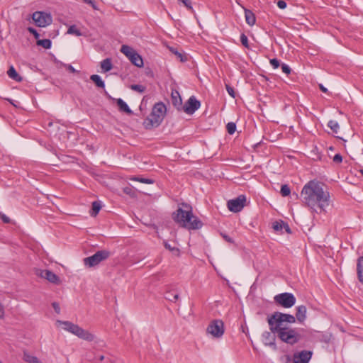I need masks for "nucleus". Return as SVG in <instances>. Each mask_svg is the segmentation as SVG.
<instances>
[{
    "mask_svg": "<svg viewBox=\"0 0 363 363\" xmlns=\"http://www.w3.org/2000/svg\"><path fill=\"white\" fill-rule=\"evenodd\" d=\"M4 317V306L0 303V318Z\"/></svg>",
    "mask_w": 363,
    "mask_h": 363,
    "instance_id": "nucleus-53",
    "label": "nucleus"
},
{
    "mask_svg": "<svg viewBox=\"0 0 363 363\" xmlns=\"http://www.w3.org/2000/svg\"><path fill=\"white\" fill-rule=\"evenodd\" d=\"M270 64L272 65V66L274 68V69H277L279 67L280 64H279V61L276 59V58H274V59H271L270 60Z\"/></svg>",
    "mask_w": 363,
    "mask_h": 363,
    "instance_id": "nucleus-42",
    "label": "nucleus"
},
{
    "mask_svg": "<svg viewBox=\"0 0 363 363\" xmlns=\"http://www.w3.org/2000/svg\"><path fill=\"white\" fill-rule=\"evenodd\" d=\"M334 148L333 146H330L328 150V155L330 157H332V154L330 152V151H333Z\"/></svg>",
    "mask_w": 363,
    "mask_h": 363,
    "instance_id": "nucleus-55",
    "label": "nucleus"
},
{
    "mask_svg": "<svg viewBox=\"0 0 363 363\" xmlns=\"http://www.w3.org/2000/svg\"><path fill=\"white\" fill-rule=\"evenodd\" d=\"M60 325H63V328L69 331V333L75 335L78 337L86 340L88 342H92L95 339V335L88 330L83 329L79 327L78 325L74 324L69 321H62L57 320V322Z\"/></svg>",
    "mask_w": 363,
    "mask_h": 363,
    "instance_id": "nucleus-6",
    "label": "nucleus"
},
{
    "mask_svg": "<svg viewBox=\"0 0 363 363\" xmlns=\"http://www.w3.org/2000/svg\"><path fill=\"white\" fill-rule=\"evenodd\" d=\"M33 20L38 27H45L52 23V18L48 13L44 11H35L32 16Z\"/></svg>",
    "mask_w": 363,
    "mask_h": 363,
    "instance_id": "nucleus-11",
    "label": "nucleus"
},
{
    "mask_svg": "<svg viewBox=\"0 0 363 363\" xmlns=\"http://www.w3.org/2000/svg\"><path fill=\"white\" fill-rule=\"evenodd\" d=\"M357 273L359 282L363 284V256L357 259Z\"/></svg>",
    "mask_w": 363,
    "mask_h": 363,
    "instance_id": "nucleus-21",
    "label": "nucleus"
},
{
    "mask_svg": "<svg viewBox=\"0 0 363 363\" xmlns=\"http://www.w3.org/2000/svg\"><path fill=\"white\" fill-rule=\"evenodd\" d=\"M277 6L281 9H284L286 7V3L283 0H279L277 1Z\"/></svg>",
    "mask_w": 363,
    "mask_h": 363,
    "instance_id": "nucleus-47",
    "label": "nucleus"
},
{
    "mask_svg": "<svg viewBox=\"0 0 363 363\" xmlns=\"http://www.w3.org/2000/svg\"><path fill=\"white\" fill-rule=\"evenodd\" d=\"M65 66L66 69L69 72H70L72 73H77V71L71 65H65Z\"/></svg>",
    "mask_w": 363,
    "mask_h": 363,
    "instance_id": "nucleus-50",
    "label": "nucleus"
},
{
    "mask_svg": "<svg viewBox=\"0 0 363 363\" xmlns=\"http://www.w3.org/2000/svg\"><path fill=\"white\" fill-rule=\"evenodd\" d=\"M7 74L9 75V77L18 82H20L23 80V78L22 77H21L18 72L16 71V69H14V67L13 66H11L9 69V70L7 71Z\"/></svg>",
    "mask_w": 363,
    "mask_h": 363,
    "instance_id": "nucleus-23",
    "label": "nucleus"
},
{
    "mask_svg": "<svg viewBox=\"0 0 363 363\" xmlns=\"http://www.w3.org/2000/svg\"><path fill=\"white\" fill-rule=\"evenodd\" d=\"M285 222L283 220L276 221L273 223V228L276 231L281 230L284 226Z\"/></svg>",
    "mask_w": 363,
    "mask_h": 363,
    "instance_id": "nucleus-36",
    "label": "nucleus"
},
{
    "mask_svg": "<svg viewBox=\"0 0 363 363\" xmlns=\"http://www.w3.org/2000/svg\"><path fill=\"white\" fill-rule=\"evenodd\" d=\"M113 67L111 59L106 58L101 62V68L104 72L110 71Z\"/></svg>",
    "mask_w": 363,
    "mask_h": 363,
    "instance_id": "nucleus-25",
    "label": "nucleus"
},
{
    "mask_svg": "<svg viewBox=\"0 0 363 363\" xmlns=\"http://www.w3.org/2000/svg\"><path fill=\"white\" fill-rule=\"evenodd\" d=\"M262 338L265 345L271 347L274 350H277V346L276 345V336L271 330L270 332H264L262 334Z\"/></svg>",
    "mask_w": 363,
    "mask_h": 363,
    "instance_id": "nucleus-16",
    "label": "nucleus"
},
{
    "mask_svg": "<svg viewBox=\"0 0 363 363\" xmlns=\"http://www.w3.org/2000/svg\"><path fill=\"white\" fill-rule=\"evenodd\" d=\"M52 306L53 307L55 311L57 313H60V305L57 302H53L52 303Z\"/></svg>",
    "mask_w": 363,
    "mask_h": 363,
    "instance_id": "nucleus-46",
    "label": "nucleus"
},
{
    "mask_svg": "<svg viewBox=\"0 0 363 363\" xmlns=\"http://www.w3.org/2000/svg\"><path fill=\"white\" fill-rule=\"evenodd\" d=\"M221 235L223 238V239L225 241H227L228 242H229V243H233L234 242L233 240L230 236H228V235L222 233Z\"/></svg>",
    "mask_w": 363,
    "mask_h": 363,
    "instance_id": "nucleus-49",
    "label": "nucleus"
},
{
    "mask_svg": "<svg viewBox=\"0 0 363 363\" xmlns=\"http://www.w3.org/2000/svg\"><path fill=\"white\" fill-rule=\"evenodd\" d=\"M206 331L214 337H221L225 331L223 321L219 319L213 320L208 325Z\"/></svg>",
    "mask_w": 363,
    "mask_h": 363,
    "instance_id": "nucleus-10",
    "label": "nucleus"
},
{
    "mask_svg": "<svg viewBox=\"0 0 363 363\" xmlns=\"http://www.w3.org/2000/svg\"><path fill=\"white\" fill-rule=\"evenodd\" d=\"M37 45L39 46H42L45 49H49L51 48L52 42L50 39H43V40H38Z\"/></svg>",
    "mask_w": 363,
    "mask_h": 363,
    "instance_id": "nucleus-28",
    "label": "nucleus"
},
{
    "mask_svg": "<svg viewBox=\"0 0 363 363\" xmlns=\"http://www.w3.org/2000/svg\"><path fill=\"white\" fill-rule=\"evenodd\" d=\"M244 11L246 23L251 26L255 25L256 22L255 13L252 11L246 8H244Z\"/></svg>",
    "mask_w": 363,
    "mask_h": 363,
    "instance_id": "nucleus-19",
    "label": "nucleus"
},
{
    "mask_svg": "<svg viewBox=\"0 0 363 363\" xmlns=\"http://www.w3.org/2000/svg\"><path fill=\"white\" fill-rule=\"evenodd\" d=\"M104 355H101V356L99 357V359L100 361L104 360Z\"/></svg>",
    "mask_w": 363,
    "mask_h": 363,
    "instance_id": "nucleus-56",
    "label": "nucleus"
},
{
    "mask_svg": "<svg viewBox=\"0 0 363 363\" xmlns=\"http://www.w3.org/2000/svg\"><path fill=\"white\" fill-rule=\"evenodd\" d=\"M226 129L230 135H233L236 130V124L234 122H229L226 125Z\"/></svg>",
    "mask_w": 363,
    "mask_h": 363,
    "instance_id": "nucleus-34",
    "label": "nucleus"
},
{
    "mask_svg": "<svg viewBox=\"0 0 363 363\" xmlns=\"http://www.w3.org/2000/svg\"><path fill=\"white\" fill-rule=\"evenodd\" d=\"M164 245L166 249H167L169 251L173 252H177V255H179V248H177L176 247H172L171 245L169 244L167 242H164Z\"/></svg>",
    "mask_w": 363,
    "mask_h": 363,
    "instance_id": "nucleus-39",
    "label": "nucleus"
},
{
    "mask_svg": "<svg viewBox=\"0 0 363 363\" xmlns=\"http://www.w3.org/2000/svg\"><path fill=\"white\" fill-rule=\"evenodd\" d=\"M84 1L89 5L91 6V7L96 10L97 9V7H96V2L94 1V0H84Z\"/></svg>",
    "mask_w": 363,
    "mask_h": 363,
    "instance_id": "nucleus-48",
    "label": "nucleus"
},
{
    "mask_svg": "<svg viewBox=\"0 0 363 363\" xmlns=\"http://www.w3.org/2000/svg\"><path fill=\"white\" fill-rule=\"evenodd\" d=\"M319 88H320V89L322 91H323V92H325V93H326V92L328 91V89H326V88H325L323 84H319Z\"/></svg>",
    "mask_w": 363,
    "mask_h": 363,
    "instance_id": "nucleus-54",
    "label": "nucleus"
},
{
    "mask_svg": "<svg viewBox=\"0 0 363 363\" xmlns=\"http://www.w3.org/2000/svg\"><path fill=\"white\" fill-rule=\"evenodd\" d=\"M296 321V316L279 311L274 312L267 318V323L269 328H274V329L277 328H288L284 323H295Z\"/></svg>",
    "mask_w": 363,
    "mask_h": 363,
    "instance_id": "nucleus-5",
    "label": "nucleus"
},
{
    "mask_svg": "<svg viewBox=\"0 0 363 363\" xmlns=\"http://www.w3.org/2000/svg\"><path fill=\"white\" fill-rule=\"evenodd\" d=\"M165 298L172 302H175L179 299V295L176 290H169L165 294Z\"/></svg>",
    "mask_w": 363,
    "mask_h": 363,
    "instance_id": "nucleus-24",
    "label": "nucleus"
},
{
    "mask_svg": "<svg viewBox=\"0 0 363 363\" xmlns=\"http://www.w3.org/2000/svg\"><path fill=\"white\" fill-rule=\"evenodd\" d=\"M90 79L96 84L99 88L104 89L105 87V83L101 79V77L98 74H92L90 77Z\"/></svg>",
    "mask_w": 363,
    "mask_h": 363,
    "instance_id": "nucleus-26",
    "label": "nucleus"
},
{
    "mask_svg": "<svg viewBox=\"0 0 363 363\" xmlns=\"http://www.w3.org/2000/svg\"><path fill=\"white\" fill-rule=\"evenodd\" d=\"M123 192L130 197H135L136 196L135 191L132 187L126 186L123 189Z\"/></svg>",
    "mask_w": 363,
    "mask_h": 363,
    "instance_id": "nucleus-35",
    "label": "nucleus"
},
{
    "mask_svg": "<svg viewBox=\"0 0 363 363\" xmlns=\"http://www.w3.org/2000/svg\"><path fill=\"white\" fill-rule=\"evenodd\" d=\"M240 42H241L242 45L245 48H250L249 43H248L247 37V35L245 33H242L241 34V35H240Z\"/></svg>",
    "mask_w": 363,
    "mask_h": 363,
    "instance_id": "nucleus-38",
    "label": "nucleus"
},
{
    "mask_svg": "<svg viewBox=\"0 0 363 363\" xmlns=\"http://www.w3.org/2000/svg\"><path fill=\"white\" fill-rule=\"evenodd\" d=\"M246 202V197L245 195H240L235 199L229 200L227 203L228 209L234 213H238L242 211Z\"/></svg>",
    "mask_w": 363,
    "mask_h": 363,
    "instance_id": "nucleus-12",
    "label": "nucleus"
},
{
    "mask_svg": "<svg viewBox=\"0 0 363 363\" xmlns=\"http://www.w3.org/2000/svg\"><path fill=\"white\" fill-rule=\"evenodd\" d=\"M283 229H285V230L287 233H289V234L291 233V228H289V225L286 222H285Z\"/></svg>",
    "mask_w": 363,
    "mask_h": 363,
    "instance_id": "nucleus-52",
    "label": "nucleus"
},
{
    "mask_svg": "<svg viewBox=\"0 0 363 363\" xmlns=\"http://www.w3.org/2000/svg\"><path fill=\"white\" fill-rule=\"evenodd\" d=\"M166 112V107L162 102L155 104L150 116L144 121L143 125L146 129L158 127L162 122Z\"/></svg>",
    "mask_w": 363,
    "mask_h": 363,
    "instance_id": "nucleus-3",
    "label": "nucleus"
},
{
    "mask_svg": "<svg viewBox=\"0 0 363 363\" xmlns=\"http://www.w3.org/2000/svg\"><path fill=\"white\" fill-rule=\"evenodd\" d=\"M67 33L73 34L76 36H81L82 35L81 31L77 28L75 25L69 26V28L67 30Z\"/></svg>",
    "mask_w": 363,
    "mask_h": 363,
    "instance_id": "nucleus-31",
    "label": "nucleus"
},
{
    "mask_svg": "<svg viewBox=\"0 0 363 363\" xmlns=\"http://www.w3.org/2000/svg\"><path fill=\"white\" fill-rule=\"evenodd\" d=\"M333 162L340 163V153L335 154L333 157Z\"/></svg>",
    "mask_w": 363,
    "mask_h": 363,
    "instance_id": "nucleus-51",
    "label": "nucleus"
},
{
    "mask_svg": "<svg viewBox=\"0 0 363 363\" xmlns=\"http://www.w3.org/2000/svg\"><path fill=\"white\" fill-rule=\"evenodd\" d=\"M110 256V251L106 250H99L93 255L84 258V264L89 267H93L98 265L102 261L107 259Z\"/></svg>",
    "mask_w": 363,
    "mask_h": 363,
    "instance_id": "nucleus-7",
    "label": "nucleus"
},
{
    "mask_svg": "<svg viewBox=\"0 0 363 363\" xmlns=\"http://www.w3.org/2000/svg\"><path fill=\"white\" fill-rule=\"evenodd\" d=\"M172 105L178 110L182 111V100L179 93L177 91H173L172 92Z\"/></svg>",
    "mask_w": 363,
    "mask_h": 363,
    "instance_id": "nucleus-18",
    "label": "nucleus"
},
{
    "mask_svg": "<svg viewBox=\"0 0 363 363\" xmlns=\"http://www.w3.org/2000/svg\"><path fill=\"white\" fill-rule=\"evenodd\" d=\"M130 89L140 93H143L146 89L145 86L140 84H132Z\"/></svg>",
    "mask_w": 363,
    "mask_h": 363,
    "instance_id": "nucleus-37",
    "label": "nucleus"
},
{
    "mask_svg": "<svg viewBox=\"0 0 363 363\" xmlns=\"http://www.w3.org/2000/svg\"><path fill=\"white\" fill-rule=\"evenodd\" d=\"M296 318L298 323H302L306 318L307 309L304 305H301L296 308Z\"/></svg>",
    "mask_w": 363,
    "mask_h": 363,
    "instance_id": "nucleus-17",
    "label": "nucleus"
},
{
    "mask_svg": "<svg viewBox=\"0 0 363 363\" xmlns=\"http://www.w3.org/2000/svg\"><path fill=\"white\" fill-rule=\"evenodd\" d=\"M281 69L283 72L286 73V74H289L291 72V68L286 64L281 65Z\"/></svg>",
    "mask_w": 363,
    "mask_h": 363,
    "instance_id": "nucleus-44",
    "label": "nucleus"
},
{
    "mask_svg": "<svg viewBox=\"0 0 363 363\" xmlns=\"http://www.w3.org/2000/svg\"><path fill=\"white\" fill-rule=\"evenodd\" d=\"M101 204L99 201H94L92 203V208H91V211L90 212V215L92 216V217H95L97 216V214L99 213V211L101 210Z\"/></svg>",
    "mask_w": 363,
    "mask_h": 363,
    "instance_id": "nucleus-27",
    "label": "nucleus"
},
{
    "mask_svg": "<svg viewBox=\"0 0 363 363\" xmlns=\"http://www.w3.org/2000/svg\"><path fill=\"white\" fill-rule=\"evenodd\" d=\"M169 50L174 53L175 55L177 56L178 58H179L181 62H185L186 61V57L183 55L182 53L179 52L176 48L173 47H169Z\"/></svg>",
    "mask_w": 363,
    "mask_h": 363,
    "instance_id": "nucleus-32",
    "label": "nucleus"
},
{
    "mask_svg": "<svg viewBox=\"0 0 363 363\" xmlns=\"http://www.w3.org/2000/svg\"><path fill=\"white\" fill-rule=\"evenodd\" d=\"M182 205L185 209L179 207L176 212L172 214L174 220L179 223L180 226L188 230L201 228L203 223L197 216H194L191 206L185 203H182Z\"/></svg>",
    "mask_w": 363,
    "mask_h": 363,
    "instance_id": "nucleus-2",
    "label": "nucleus"
},
{
    "mask_svg": "<svg viewBox=\"0 0 363 363\" xmlns=\"http://www.w3.org/2000/svg\"><path fill=\"white\" fill-rule=\"evenodd\" d=\"M360 173L363 175V169L360 170Z\"/></svg>",
    "mask_w": 363,
    "mask_h": 363,
    "instance_id": "nucleus-57",
    "label": "nucleus"
},
{
    "mask_svg": "<svg viewBox=\"0 0 363 363\" xmlns=\"http://www.w3.org/2000/svg\"><path fill=\"white\" fill-rule=\"evenodd\" d=\"M312 357V352L303 350L294 354V363H308Z\"/></svg>",
    "mask_w": 363,
    "mask_h": 363,
    "instance_id": "nucleus-15",
    "label": "nucleus"
},
{
    "mask_svg": "<svg viewBox=\"0 0 363 363\" xmlns=\"http://www.w3.org/2000/svg\"><path fill=\"white\" fill-rule=\"evenodd\" d=\"M0 363H3L1 361H0Z\"/></svg>",
    "mask_w": 363,
    "mask_h": 363,
    "instance_id": "nucleus-58",
    "label": "nucleus"
},
{
    "mask_svg": "<svg viewBox=\"0 0 363 363\" xmlns=\"http://www.w3.org/2000/svg\"><path fill=\"white\" fill-rule=\"evenodd\" d=\"M269 330L284 343L294 345L301 340V335L296 328H269Z\"/></svg>",
    "mask_w": 363,
    "mask_h": 363,
    "instance_id": "nucleus-4",
    "label": "nucleus"
},
{
    "mask_svg": "<svg viewBox=\"0 0 363 363\" xmlns=\"http://www.w3.org/2000/svg\"><path fill=\"white\" fill-rule=\"evenodd\" d=\"M0 218L4 223H9L11 222L10 218L2 213H0Z\"/></svg>",
    "mask_w": 363,
    "mask_h": 363,
    "instance_id": "nucleus-43",
    "label": "nucleus"
},
{
    "mask_svg": "<svg viewBox=\"0 0 363 363\" xmlns=\"http://www.w3.org/2000/svg\"><path fill=\"white\" fill-rule=\"evenodd\" d=\"M36 275L41 278L45 279L52 284L56 285H60L61 284L60 277L50 270L37 269Z\"/></svg>",
    "mask_w": 363,
    "mask_h": 363,
    "instance_id": "nucleus-13",
    "label": "nucleus"
},
{
    "mask_svg": "<svg viewBox=\"0 0 363 363\" xmlns=\"http://www.w3.org/2000/svg\"><path fill=\"white\" fill-rule=\"evenodd\" d=\"M28 30L30 33L33 34L35 37V39L38 40L39 37H40V34L38 33V31L32 28V27H29L28 28Z\"/></svg>",
    "mask_w": 363,
    "mask_h": 363,
    "instance_id": "nucleus-41",
    "label": "nucleus"
},
{
    "mask_svg": "<svg viewBox=\"0 0 363 363\" xmlns=\"http://www.w3.org/2000/svg\"><path fill=\"white\" fill-rule=\"evenodd\" d=\"M328 126L330 128L331 132L329 133H337L339 129V124L337 122L334 121H330L328 123Z\"/></svg>",
    "mask_w": 363,
    "mask_h": 363,
    "instance_id": "nucleus-29",
    "label": "nucleus"
},
{
    "mask_svg": "<svg viewBox=\"0 0 363 363\" xmlns=\"http://www.w3.org/2000/svg\"><path fill=\"white\" fill-rule=\"evenodd\" d=\"M200 106V101L192 96L183 105L182 111H184L187 114H193Z\"/></svg>",
    "mask_w": 363,
    "mask_h": 363,
    "instance_id": "nucleus-14",
    "label": "nucleus"
},
{
    "mask_svg": "<svg viewBox=\"0 0 363 363\" xmlns=\"http://www.w3.org/2000/svg\"><path fill=\"white\" fill-rule=\"evenodd\" d=\"M274 300L277 304L286 308H289L294 306L296 301L294 294L288 292L276 295Z\"/></svg>",
    "mask_w": 363,
    "mask_h": 363,
    "instance_id": "nucleus-9",
    "label": "nucleus"
},
{
    "mask_svg": "<svg viewBox=\"0 0 363 363\" xmlns=\"http://www.w3.org/2000/svg\"><path fill=\"white\" fill-rule=\"evenodd\" d=\"M225 88H226V90H227L228 93L229 94V95H230L233 98H235V92L233 88L231 87L229 84H225Z\"/></svg>",
    "mask_w": 363,
    "mask_h": 363,
    "instance_id": "nucleus-40",
    "label": "nucleus"
},
{
    "mask_svg": "<svg viewBox=\"0 0 363 363\" xmlns=\"http://www.w3.org/2000/svg\"><path fill=\"white\" fill-rule=\"evenodd\" d=\"M116 104L121 112H125L127 114H133L132 110L129 108L128 104L121 99H116Z\"/></svg>",
    "mask_w": 363,
    "mask_h": 363,
    "instance_id": "nucleus-20",
    "label": "nucleus"
},
{
    "mask_svg": "<svg viewBox=\"0 0 363 363\" xmlns=\"http://www.w3.org/2000/svg\"><path fill=\"white\" fill-rule=\"evenodd\" d=\"M301 199L313 211L320 213L328 205V195L324 191L322 183L311 180L304 185L301 192Z\"/></svg>",
    "mask_w": 363,
    "mask_h": 363,
    "instance_id": "nucleus-1",
    "label": "nucleus"
},
{
    "mask_svg": "<svg viewBox=\"0 0 363 363\" xmlns=\"http://www.w3.org/2000/svg\"><path fill=\"white\" fill-rule=\"evenodd\" d=\"M280 193L282 196H287L291 193V189L289 186L287 184H283L281 186V191Z\"/></svg>",
    "mask_w": 363,
    "mask_h": 363,
    "instance_id": "nucleus-33",
    "label": "nucleus"
},
{
    "mask_svg": "<svg viewBox=\"0 0 363 363\" xmlns=\"http://www.w3.org/2000/svg\"><path fill=\"white\" fill-rule=\"evenodd\" d=\"M23 359L28 363H42L37 357L30 354L26 350L23 351Z\"/></svg>",
    "mask_w": 363,
    "mask_h": 363,
    "instance_id": "nucleus-22",
    "label": "nucleus"
},
{
    "mask_svg": "<svg viewBox=\"0 0 363 363\" xmlns=\"http://www.w3.org/2000/svg\"><path fill=\"white\" fill-rule=\"evenodd\" d=\"M121 52L123 53L135 66L138 67H142L143 66L142 57L131 47L123 45L121 48Z\"/></svg>",
    "mask_w": 363,
    "mask_h": 363,
    "instance_id": "nucleus-8",
    "label": "nucleus"
},
{
    "mask_svg": "<svg viewBox=\"0 0 363 363\" xmlns=\"http://www.w3.org/2000/svg\"><path fill=\"white\" fill-rule=\"evenodd\" d=\"M179 1H182L184 5L188 8L189 9H191V2L190 0H179Z\"/></svg>",
    "mask_w": 363,
    "mask_h": 363,
    "instance_id": "nucleus-45",
    "label": "nucleus"
},
{
    "mask_svg": "<svg viewBox=\"0 0 363 363\" xmlns=\"http://www.w3.org/2000/svg\"><path fill=\"white\" fill-rule=\"evenodd\" d=\"M130 179L132 181H137L145 184H153L155 182V181L152 179H147L139 177H133Z\"/></svg>",
    "mask_w": 363,
    "mask_h": 363,
    "instance_id": "nucleus-30",
    "label": "nucleus"
}]
</instances>
